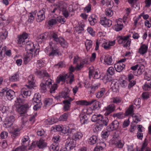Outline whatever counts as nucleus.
I'll use <instances>...</instances> for the list:
<instances>
[{
	"mask_svg": "<svg viewBox=\"0 0 151 151\" xmlns=\"http://www.w3.org/2000/svg\"><path fill=\"white\" fill-rule=\"evenodd\" d=\"M51 11L52 14L57 15L60 11L61 12L63 15L66 18L69 16L68 12L66 9V5L65 3L61 2L54 6V7L51 9Z\"/></svg>",
	"mask_w": 151,
	"mask_h": 151,
	"instance_id": "nucleus-1",
	"label": "nucleus"
},
{
	"mask_svg": "<svg viewBox=\"0 0 151 151\" xmlns=\"http://www.w3.org/2000/svg\"><path fill=\"white\" fill-rule=\"evenodd\" d=\"M51 80L48 79L46 81L45 83H42L40 85V89L42 93L45 92L46 91L47 88L46 86L50 87V92L51 93H54L55 90L57 89L58 87L57 85L56 84H54L53 85H52L51 82Z\"/></svg>",
	"mask_w": 151,
	"mask_h": 151,
	"instance_id": "nucleus-2",
	"label": "nucleus"
},
{
	"mask_svg": "<svg viewBox=\"0 0 151 151\" xmlns=\"http://www.w3.org/2000/svg\"><path fill=\"white\" fill-rule=\"evenodd\" d=\"M41 100L40 95L39 94H35L32 101L33 102H35L37 104L35 105L33 107L34 110L37 111L41 108L42 105V103L41 102Z\"/></svg>",
	"mask_w": 151,
	"mask_h": 151,
	"instance_id": "nucleus-3",
	"label": "nucleus"
},
{
	"mask_svg": "<svg viewBox=\"0 0 151 151\" xmlns=\"http://www.w3.org/2000/svg\"><path fill=\"white\" fill-rule=\"evenodd\" d=\"M130 36L129 35H127L126 36H124L123 37L119 36V39L118 40V43L119 44H121L123 43H124L126 42V43L123 45V46L124 47H127V46L129 47L131 43V40L130 39L128 40Z\"/></svg>",
	"mask_w": 151,
	"mask_h": 151,
	"instance_id": "nucleus-4",
	"label": "nucleus"
},
{
	"mask_svg": "<svg viewBox=\"0 0 151 151\" xmlns=\"http://www.w3.org/2000/svg\"><path fill=\"white\" fill-rule=\"evenodd\" d=\"M119 126V122L116 120L113 121L106 127V129L108 131H112L117 129Z\"/></svg>",
	"mask_w": 151,
	"mask_h": 151,
	"instance_id": "nucleus-5",
	"label": "nucleus"
},
{
	"mask_svg": "<svg viewBox=\"0 0 151 151\" xmlns=\"http://www.w3.org/2000/svg\"><path fill=\"white\" fill-rule=\"evenodd\" d=\"M46 12L45 9L44 8L38 12L37 14V17L36 18L37 22H41L45 19V14Z\"/></svg>",
	"mask_w": 151,
	"mask_h": 151,
	"instance_id": "nucleus-6",
	"label": "nucleus"
},
{
	"mask_svg": "<svg viewBox=\"0 0 151 151\" xmlns=\"http://www.w3.org/2000/svg\"><path fill=\"white\" fill-rule=\"evenodd\" d=\"M28 34L25 32L22 34L18 37L17 43L19 45H24L25 44V40L28 38Z\"/></svg>",
	"mask_w": 151,
	"mask_h": 151,
	"instance_id": "nucleus-7",
	"label": "nucleus"
},
{
	"mask_svg": "<svg viewBox=\"0 0 151 151\" xmlns=\"http://www.w3.org/2000/svg\"><path fill=\"white\" fill-rule=\"evenodd\" d=\"M29 109V105L27 104L21 105L19 106L17 109L18 112L20 114H24L26 113L27 111Z\"/></svg>",
	"mask_w": 151,
	"mask_h": 151,
	"instance_id": "nucleus-8",
	"label": "nucleus"
},
{
	"mask_svg": "<svg viewBox=\"0 0 151 151\" xmlns=\"http://www.w3.org/2000/svg\"><path fill=\"white\" fill-rule=\"evenodd\" d=\"M76 142L73 139H70L68 140L65 143V145L68 150L70 151L73 150L75 147Z\"/></svg>",
	"mask_w": 151,
	"mask_h": 151,
	"instance_id": "nucleus-9",
	"label": "nucleus"
},
{
	"mask_svg": "<svg viewBox=\"0 0 151 151\" xmlns=\"http://www.w3.org/2000/svg\"><path fill=\"white\" fill-rule=\"evenodd\" d=\"M15 121V117L13 116H11L6 119L4 124L7 128L10 127L13 124Z\"/></svg>",
	"mask_w": 151,
	"mask_h": 151,
	"instance_id": "nucleus-10",
	"label": "nucleus"
},
{
	"mask_svg": "<svg viewBox=\"0 0 151 151\" xmlns=\"http://www.w3.org/2000/svg\"><path fill=\"white\" fill-rule=\"evenodd\" d=\"M102 123H99V125H97L96 127L97 128H99V127L103 128L104 126H107L109 120L108 118L106 117H103V116H101L100 120Z\"/></svg>",
	"mask_w": 151,
	"mask_h": 151,
	"instance_id": "nucleus-11",
	"label": "nucleus"
},
{
	"mask_svg": "<svg viewBox=\"0 0 151 151\" xmlns=\"http://www.w3.org/2000/svg\"><path fill=\"white\" fill-rule=\"evenodd\" d=\"M48 48L46 47V52L50 56L54 57L55 55L59 56V50L55 48H53V49H50L51 52H49Z\"/></svg>",
	"mask_w": 151,
	"mask_h": 151,
	"instance_id": "nucleus-12",
	"label": "nucleus"
},
{
	"mask_svg": "<svg viewBox=\"0 0 151 151\" xmlns=\"http://www.w3.org/2000/svg\"><path fill=\"white\" fill-rule=\"evenodd\" d=\"M100 23L102 25L109 27L112 24V22L111 20L106 19V17H104L101 18Z\"/></svg>",
	"mask_w": 151,
	"mask_h": 151,
	"instance_id": "nucleus-13",
	"label": "nucleus"
},
{
	"mask_svg": "<svg viewBox=\"0 0 151 151\" xmlns=\"http://www.w3.org/2000/svg\"><path fill=\"white\" fill-rule=\"evenodd\" d=\"M115 109V106L114 104L109 105L106 108V111L104 113L105 116L109 115L111 113L114 112Z\"/></svg>",
	"mask_w": 151,
	"mask_h": 151,
	"instance_id": "nucleus-14",
	"label": "nucleus"
},
{
	"mask_svg": "<svg viewBox=\"0 0 151 151\" xmlns=\"http://www.w3.org/2000/svg\"><path fill=\"white\" fill-rule=\"evenodd\" d=\"M5 96L6 98L10 101L14 98L15 96V92L12 90L8 91L6 90Z\"/></svg>",
	"mask_w": 151,
	"mask_h": 151,
	"instance_id": "nucleus-15",
	"label": "nucleus"
},
{
	"mask_svg": "<svg viewBox=\"0 0 151 151\" xmlns=\"http://www.w3.org/2000/svg\"><path fill=\"white\" fill-rule=\"evenodd\" d=\"M73 100V99L72 98H69L68 99L63 101V103L64 104L63 108V110L64 111H68L69 110L70 105V102Z\"/></svg>",
	"mask_w": 151,
	"mask_h": 151,
	"instance_id": "nucleus-16",
	"label": "nucleus"
},
{
	"mask_svg": "<svg viewBox=\"0 0 151 151\" xmlns=\"http://www.w3.org/2000/svg\"><path fill=\"white\" fill-rule=\"evenodd\" d=\"M70 90L68 88H66L64 91H63L62 92L60 93L59 96L60 97L63 98L64 99L68 98L69 99V93Z\"/></svg>",
	"mask_w": 151,
	"mask_h": 151,
	"instance_id": "nucleus-17",
	"label": "nucleus"
},
{
	"mask_svg": "<svg viewBox=\"0 0 151 151\" xmlns=\"http://www.w3.org/2000/svg\"><path fill=\"white\" fill-rule=\"evenodd\" d=\"M26 44V50L27 51H29L31 52H33L35 48L34 44L32 42H27Z\"/></svg>",
	"mask_w": 151,
	"mask_h": 151,
	"instance_id": "nucleus-18",
	"label": "nucleus"
},
{
	"mask_svg": "<svg viewBox=\"0 0 151 151\" xmlns=\"http://www.w3.org/2000/svg\"><path fill=\"white\" fill-rule=\"evenodd\" d=\"M114 67L116 71L120 72L124 68L125 65L123 63H117L114 64Z\"/></svg>",
	"mask_w": 151,
	"mask_h": 151,
	"instance_id": "nucleus-19",
	"label": "nucleus"
},
{
	"mask_svg": "<svg viewBox=\"0 0 151 151\" xmlns=\"http://www.w3.org/2000/svg\"><path fill=\"white\" fill-rule=\"evenodd\" d=\"M104 61L106 64L108 65H111L114 63L111 56L108 55H105Z\"/></svg>",
	"mask_w": 151,
	"mask_h": 151,
	"instance_id": "nucleus-20",
	"label": "nucleus"
},
{
	"mask_svg": "<svg viewBox=\"0 0 151 151\" xmlns=\"http://www.w3.org/2000/svg\"><path fill=\"white\" fill-rule=\"evenodd\" d=\"M134 106L132 105H130L126 111L125 115L126 116L129 115L134 117Z\"/></svg>",
	"mask_w": 151,
	"mask_h": 151,
	"instance_id": "nucleus-21",
	"label": "nucleus"
},
{
	"mask_svg": "<svg viewBox=\"0 0 151 151\" xmlns=\"http://www.w3.org/2000/svg\"><path fill=\"white\" fill-rule=\"evenodd\" d=\"M37 13V11H36L29 13L28 16V21L30 23L33 22L35 19Z\"/></svg>",
	"mask_w": 151,
	"mask_h": 151,
	"instance_id": "nucleus-22",
	"label": "nucleus"
},
{
	"mask_svg": "<svg viewBox=\"0 0 151 151\" xmlns=\"http://www.w3.org/2000/svg\"><path fill=\"white\" fill-rule=\"evenodd\" d=\"M95 101V100L94 99H93L88 102H87L86 101L84 100H81L77 101L76 102V103L77 104L81 105L87 106L91 104Z\"/></svg>",
	"mask_w": 151,
	"mask_h": 151,
	"instance_id": "nucleus-23",
	"label": "nucleus"
},
{
	"mask_svg": "<svg viewBox=\"0 0 151 151\" xmlns=\"http://www.w3.org/2000/svg\"><path fill=\"white\" fill-rule=\"evenodd\" d=\"M21 93L22 95L21 96L24 97L23 95L26 96H30L31 94V91L30 89L28 88H24L21 89Z\"/></svg>",
	"mask_w": 151,
	"mask_h": 151,
	"instance_id": "nucleus-24",
	"label": "nucleus"
},
{
	"mask_svg": "<svg viewBox=\"0 0 151 151\" xmlns=\"http://www.w3.org/2000/svg\"><path fill=\"white\" fill-rule=\"evenodd\" d=\"M8 32L4 28H2V31L0 32V38L2 40H4L8 36Z\"/></svg>",
	"mask_w": 151,
	"mask_h": 151,
	"instance_id": "nucleus-25",
	"label": "nucleus"
},
{
	"mask_svg": "<svg viewBox=\"0 0 151 151\" xmlns=\"http://www.w3.org/2000/svg\"><path fill=\"white\" fill-rule=\"evenodd\" d=\"M46 143L44 139H40L38 141H37V146L39 148H43L46 146Z\"/></svg>",
	"mask_w": 151,
	"mask_h": 151,
	"instance_id": "nucleus-26",
	"label": "nucleus"
},
{
	"mask_svg": "<svg viewBox=\"0 0 151 151\" xmlns=\"http://www.w3.org/2000/svg\"><path fill=\"white\" fill-rule=\"evenodd\" d=\"M148 47L145 44L142 45L139 49V52L142 55H143L147 52Z\"/></svg>",
	"mask_w": 151,
	"mask_h": 151,
	"instance_id": "nucleus-27",
	"label": "nucleus"
},
{
	"mask_svg": "<svg viewBox=\"0 0 151 151\" xmlns=\"http://www.w3.org/2000/svg\"><path fill=\"white\" fill-rule=\"evenodd\" d=\"M70 77V75L68 74H65L60 76L58 79L57 81L58 83H59L60 81L65 82V80L67 78H68Z\"/></svg>",
	"mask_w": 151,
	"mask_h": 151,
	"instance_id": "nucleus-28",
	"label": "nucleus"
},
{
	"mask_svg": "<svg viewBox=\"0 0 151 151\" xmlns=\"http://www.w3.org/2000/svg\"><path fill=\"white\" fill-rule=\"evenodd\" d=\"M98 141L97 137L96 135H93L89 139L88 142L90 144L92 145L97 143Z\"/></svg>",
	"mask_w": 151,
	"mask_h": 151,
	"instance_id": "nucleus-29",
	"label": "nucleus"
},
{
	"mask_svg": "<svg viewBox=\"0 0 151 151\" xmlns=\"http://www.w3.org/2000/svg\"><path fill=\"white\" fill-rule=\"evenodd\" d=\"M85 27V25L84 24L81 23L79 24V25L78 27L76 28V30L78 33V34H81L82 33V32L84 30V27Z\"/></svg>",
	"mask_w": 151,
	"mask_h": 151,
	"instance_id": "nucleus-30",
	"label": "nucleus"
},
{
	"mask_svg": "<svg viewBox=\"0 0 151 151\" xmlns=\"http://www.w3.org/2000/svg\"><path fill=\"white\" fill-rule=\"evenodd\" d=\"M74 131H75L74 129H69V128L68 127H63L62 132L63 134H67V135H68L69 133H72Z\"/></svg>",
	"mask_w": 151,
	"mask_h": 151,
	"instance_id": "nucleus-31",
	"label": "nucleus"
},
{
	"mask_svg": "<svg viewBox=\"0 0 151 151\" xmlns=\"http://www.w3.org/2000/svg\"><path fill=\"white\" fill-rule=\"evenodd\" d=\"M80 121L82 124H85L87 123L88 119L86 115H81L80 116Z\"/></svg>",
	"mask_w": 151,
	"mask_h": 151,
	"instance_id": "nucleus-32",
	"label": "nucleus"
},
{
	"mask_svg": "<svg viewBox=\"0 0 151 151\" xmlns=\"http://www.w3.org/2000/svg\"><path fill=\"white\" fill-rule=\"evenodd\" d=\"M68 112H66L61 115L59 120L60 121H67L68 116Z\"/></svg>",
	"mask_w": 151,
	"mask_h": 151,
	"instance_id": "nucleus-33",
	"label": "nucleus"
},
{
	"mask_svg": "<svg viewBox=\"0 0 151 151\" xmlns=\"http://www.w3.org/2000/svg\"><path fill=\"white\" fill-rule=\"evenodd\" d=\"M58 143H53L50 146V151H58L59 149Z\"/></svg>",
	"mask_w": 151,
	"mask_h": 151,
	"instance_id": "nucleus-34",
	"label": "nucleus"
},
{
	"mask_svg": "<svg viewBox=\"0 0 151 151\" xmlns=\"http://www.w3.org/2000/svg\"><path fill=\"white\" fill-rule=\"evenodd\" d=\"M105 91H106L104 88L101 89V90L96 93V97L99 99L102 97L104 95Z\"/></svg>",
	"mask_w": 151,
	"mask_h": 151,
	"instance_id": "nucleus-35",
	"label": "nucleus"
},
{
	"mask_svg": "<svg viewBox=\"0 0 151 151\" xmlns=\"http://www.w3.org/2000/svg\"><path fill=\"white\" fill-rule=\"evenodd\" d=\"M102 115L100 114L98 115L94 114L91 118V121L92 122H95L97 121H100Z\"/></svg>",
	"mask_w": 151,
	"mask_h": 151,
	"instance_id": "nucleus-36",
	"label": "nucleus"
},
{
	"mask_svg": "<svg viewBox=\"0 0 151 151\" xmlns=\"http://www.w3.org/2000/svg\"><path fill=\"white\" fill-rule=\"evenodd\" d=\"M58 43H59L61 46L63 48H66L68 47V44L67 42L63 38L60 39Z\"/></svg>",
	"mask_w": 151,
	"mask_h": 151,
	"instance_id": "nucleus-37",
	"label": "nucleus"
},
{
	"mask_svg": "<svg viewBox=\"0 0 151 151\" xmlns=\"http://www.w3.org/2000/svg\"><path fill=\"white\" fill-rule=\"evenodd\" d=\"M51 39L57 44L58 43V41H60V39L58 37L57 34L54 32L52 35Z\"/></svg>",
	"mask_w": 151,
	"mask_h": 151,
	"instance_id": "nucleus-38",
	"label": "nucleus"
},
{
	"mask_svg": "<svg viewBox=\"0 0 151 151\" xmlns=\"http://www.w3.org/2000/svg\"><path fill=\"white\" fill-rule=\"evenodd\" d=\"M82 136L83 134L79 132H77L75 133L72 139H73L74 141H75L76 142L77 139H81Z\"/></svg>",
	"mask_w": 151,
	"mask_h": 151,
	"instance_id": "nucleus-39",
	"label": "nucleus"
},
{
	"mask_svg": "<svg viewBox=\"0 0 151 151\" xmlns=\"http://www.w3.org/2000/svg\"><path fill=\"white\" fill-rule=\"evenodd\" d=\"M29 56L26 55L24 58V64H27L30 60V58L32 56V54L31 52L29 53Z\"/></svg>",
	"mask_w": 151,
	"mask_h": 151,
	"instance_id": "nucleus-40",
	"label": "nucleus"
},
{
	"mask_svg": "<svg viewBox=\"0 0 151 151\" xmlns=\"http://www.w3.org/2000/svg\"><path fill=\"white\" fill-rule=\"evenodd\" d=\"M115 73V70L113 67H109L106 72V74L108 75L109 74L110 75H113Z\"/></svg>",
	"mask_w": 151,
	"mask_h": 151,
	"instance_id": "nucleus-41",
	"label": "nucleus"
},
{
	"mask_svg": "<svg viewBox=\"0 0 151 151\" xmlns=\"http://www.w3.org/2000/svg\"><path fill=\"white\" fill-rule=\"evenodd\" d=\"M94 101L92 104H93L94 102L93 105V106L94 109H99L101 107V103L99 101H96V100Z\"/></svg>",
	"mask_w": 151,
	"mask_h": 151,
	"instance_id": "nucleus-42",
	"label": "nucleus"
},
{
	"mask_svg": "<svg viewBox=\"0 0 151 151\" xmlns=\"http://www.w3.org/2000/svg\"><path fill=\"white\" fill-rule=\"evenodd\" d=\"M29 138L28 136H24L23 138L22 139V145H27L29 142Z\"/></svg>",
	"mask_w": 151,
	"mask_h": 151,
	"instance_id": "nucleus-43",
	"label": "nucleus"
},
{
	"mask_svg": "<svg viewBox=\"0 0 151 151\" xmlns=\"http://www.w3.org/2000/svg\"><path fill=\"white\" fill-rule=\"evenodd\" d=\"M52 99L50 98H48L45 99L44 101V106H46L50 105L52 103Z\"/></svg>",
	"mask_w": 151,
	"mask_h": 151,
	"instance_id": "nucleus-44",
	"label": "nucleus"
},
{
	"mask_svg": "<svg viewBox=\"0 0 151 151\" xmlns=\"http://www.w3.org/2000/svg\"><path fill=\"white\" fill-rule=\"evenodd\" d=\"M18 73H16L14 75L12 76L9 78V80L12 82H16L18 80Z\"/></svg>",
	"mask_w": 151,
	"mask_h": 151,
	"instance_id": "nucleus-45",
	"label": "nucleus"
},
{
	"mask_svg": "<svg viewBox=\"0 0 151 151\" xmlns=\"http://www.w3.org/2000/svg\"><path fill=\"white\" fill-rule=\"evenodd\" d=\"M28 83L29 85H33L35 83V82L33 75H29L28 77Z\"/></svg>",
	"mask_w": 151,
	"mask_h": 151,
	"instance_id": "nucleus-46",
	"label": "nucleus"
},
{
	"mask_svg": "<svg viewBox=\"0 0 151 151\" xmlns=\"http://www.w3.org/2000/svg\"><path fill=\"white\" fill-rule=\"evenodd\" d=\"M92 41L91 40H87V42L85 43V45L87 50H89L92 47Z\"/></svg>",
	"mask_w": 151,
	"mask_h": 151,
	"instance_id": "nucleus-47",
	"label": "nucleus"
},
{
	"mask_svg": "<svg viewBox=\"0 0 151 151\" xmlns=\"http://www.w3.org/2000/svg\"><path fill=\"white\" fill-rule=\"evenodd\" d=\"M27 115L25 114H20L19 116V117L21 119L22 121L23 124H24V123H26L27 121Z\"/></svg>",
	"mask_w": 151,
	"mask_h": 151,
	"instance_id": "nucleus-48",
	"label": "nucleus"
},
{
	"mask_svg": "<svg viewBox=\"0 0 151 151\" xmlns=\"http://www.w3.org/2000/svg\"><path fill=\"white\" fill-rule=\"evenodd\" d=\"M123 27L122 24H117L114 25V29L116 31H119L122 29Z\"/></svg>",
	"mask_w": 151,
	"mask_h": 151,
	"instance_id": "nucleus-49",
	"label": "nucleus"
},
{
	"mask_svg": "<svg viewBox=\"0 0 151 151\" xmlns=\"http://www.w3.org/2000/svg\"><path fill=\"white\" fill-rule=\"evenodd\" d=\"M48 36V33L47 32H45L43 34H41L40 36V38L41 39L42 41L46 40Z\"/></svg>",
	"mask_w": 151,
	"mask_h": 151,
	"instance_id": "nucleus-50",
	"label": "nucleus"
},
{
	"mask_svg": "<svg viewBox=\"0 0 151 151\" xmlns=\"http://www.w3.org/2000/svg\"><path fill=\"white\" fill-rule=\"evenodd\" d=\"M57 23V20L54 18L50 19L48 22V24L49 25L51 26H52L55 24H56Z\"/></svg>",
	"mask_w": 151,
	"mask_h": 151,
	"instance_id": "nucleus-51",
	"label": "nucleus"
},
{
	"mask_svg": "<svg viewBox=\"0 0 151 151\" xmlns=\"http://www.w3.org/2000/svg\"><path fill=\"white\" fill-rule=\"evenodd\" d=\"M9 109L8 107L3 105L0 107V110L3 113H6Z\"/></svg>",
	"mask_w": 151,
	"mask_h": 151,
	"instance_id": "nucleus-52",
	"label": "nucleus"
},
{
	"mask_svg": "<svg viewBox=\"0 0 151 151\" xmlns=\"http://www.w3.org/2000/svg\"><path fill=\"white\" fill-rule=\"evenodd\" d=\"M19 131V129L18 128L15 129L12 132V137L15 138L16 136H18L19 133H18Z\"/></svg>",
	"mask_w": 151,
	"mask_h": 151,
	"instance_id": "nucleus-53",
	"label": "nucleus"
},
{
	"mask_svg": "<svg viewBox=\"0 0 151 151\" xmlns=\"http://www.w3.org/2000/svg\"><path fill=\"white\" fill-rule=\"evenodd\" d=\"M105 14L107 16L111 17L113 15V13L111 9H106Z\"/></svg>",
	"mask_w": 151,
	"mask_h": 151,
	"instance_id": "nucleus-54",
	"label": "nucleus"
},
{
	"mask_svg": "<svg viewBox=\"0 0 151 151\" xmlns=\"http://www.w3.org/2000/svg\"><path fill=\"white\" fill-rule=\"evenodd\" d=\"M142 70L140 66H139L138 68L137 71H134V74L136 76L140 75L142 73Z\"/></svg>",
	"mask_w": 151,
	"mask_h": 151,
	"instance_id": "nucleus-55",
	"label": "nucleus"
},
{
	"mask_svg": "<svg viewBox=\"0 0 151 151\" xmlns=\"http://www.w3.org/2000/svg\"><path fill=\"white\" fill-rule=\"evenodd\" d=\"M88 20L91 25H94L95 23L96 22V20L95 18H93L92 17H89Z\"/></svg>",
	"mask_w": 151,
	"mask_h": 151,
	"instance_id": "nucleus-56",
	"label": "nucleus"
},
{
	"mask_svg": "<svg viewBox=\"0 0 151 151\" xmlns=\"http://www.w3.org/2000/svg\"><path fill=\"white\" fill-rule=\"evenodd\" d=\"M57 20L60 23L62 24H64L66 21L65 18L62 16H60L59 17H57Z\"/></svg>",
	"mask_w": 151,
	"mask_h": 151,
	"instance_id": "nucleus-57",
	"label": "nucleus"
},
{
	"mask_svg": "<svg viewBox=\"0 0 151 151\" xmlns=\"http://www.w3.org/2000/svg\"><path fill=\"white\" fill-rule=\"evenodd\" d=\"M110 131H106L104 132H102V137L103 138H106L109 136L110 134Z\"/></svg>",
	"mask_w": 151,
	"mask_h": 151,
	"instance_id": "nucleus-58",
	"label": "nucleus"
},
{
	"mask_svg": "<svg viewBox=\"0 0 151 151\" xmlns=\"http://www.w3.org/2000/svg\"><path fill=\"white\" fill-rule=\"evenodd\" d=\"M145 75V79L148 81H151V76L149 75L147 72H145L144 73Z\"/></svg>",
	"mask_w": 151,
	"mask_h": 151,
	"instance_id": "nucleus-59",
	"label": "nucleus"
},
{
	"mask_svg": "<svg viewBox=\"0 0 151 151\" xmlns=\"http://www.w3.org/2000/svg\"><path fill=\"white\" fill-rule=\"evenodd\" d=\"M8 136V133L6 132H2L0 135V136L2 139H5Z\"/></svg>",
	"mask_w": 151,
	"mask_h": 151,
	"instance_id": "nucleus-60",
	"label": "nucleus"
},
{
	"mask_svg": "<svg viewBox=\"0 0 151 151\" xmlns=\"http://www.w3.org/2000/svg\"><path fill=\"white\" fill-rule=\"evenodd\" d=\"M143 88L146 91L149 90L151 88V87L149 84V83H145V84L143 87Z\"/></svg>",
	"mask_w": 151,
	"mask_h": 151,
	"instance_id": "nucleus-61",
	"label": "nucleus"
},
{
	"mask_svg": "<svg viewBox=\"0 0 151 151\" xmlns=\"http://www.w3.org/2000/svg\"><path fill=\"white\" fill-rule=\"evenodd\" d=\"M46 122H48L47 124L50 125L56 122L57 120L55 121L54 119H52V118H49L46 120Z\"/></svg>",
	"mask_w": 151,
	"mask_h": 151,
	"instance_id": "nucleus-62",
	"label": "nucleus"
},
{
	"mask_svg": "<svg viewBox=\"0 0 151 151\" xmlns=\"http://www.w3.org/2000/svg\"><path fill=\"white\" fill-rule=\"evenodd\" d=\"M44 63L41 60H40L37 61V67L40 68L43 67L44 65Z\"/></svg>",
	"mask_w": 151,
	"mask_h": 151,
	"instance_id": "nucleus-63",
	"label": "nucleus"
},
{
	"mask_svg": "<svg viewBox=\"0 0 151 151\" xmlns=\"http://www.w3.org/2000/svg\"><path fill=\"white\" fill-rule=\"evenodd\" d=\"M101 76L100 72L97 71L96 70H95L94 73V78L95 79L99 78Z\"/></svg>",
	"mask_w": 151,
	"mask_h": 151,
	"instance_id": "nucleus-64",
	"label": "nucleus"
}]
</instances>
